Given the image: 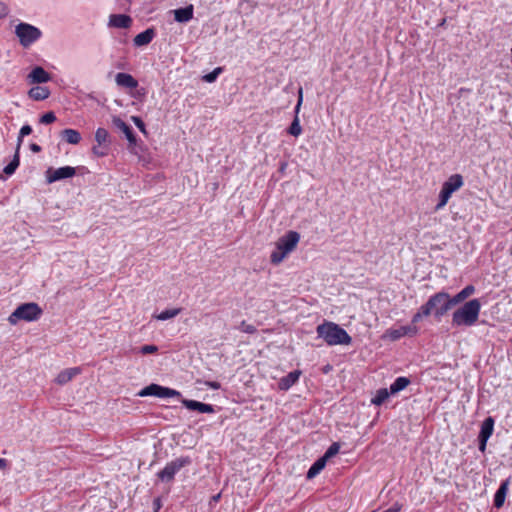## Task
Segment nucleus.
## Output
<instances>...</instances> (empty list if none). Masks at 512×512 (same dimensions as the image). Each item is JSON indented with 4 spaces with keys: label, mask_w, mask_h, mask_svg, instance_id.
Returning a JSON list of instances; mask_svg holds the SVG:
<instances>
[{
    "label": "nucleus",
    "mask_w": 512,
    "mask_h": 512,
    "mask_svg": "<svg viewBox=\"0 0 512 512\" xmlns=\"http://www.w3.org/2000/svg\"><path fill=\"white\" fill-rule=\"evenodd\" d=\"M454 305L452 297L447 292L440 291L432 295L412 317V323L419 322L423 317L434 314L436 318L444 316Z\"/></svg>",
    "instance_id": "1"
},
{
    "label": "nucleus",
    "mask_w": 512,
    "mask_h": 512,
    "mask_svg": "<svg viewBox=\"0 0 512 512\" xmlns=\"http://www.w3.org/2000/svg\"><path fill=\"white\" fill-rule=\"evenodd\" d=\"M316 332L329 346L349 345L352 342L346 330L334 322L324 321L317 326Z\"/></svg>",
    "instance_id": "2"
},
{
    "label": "nucleus",
    "mask_w": 512,
    "mask_h": 512,
    "mask_svg": "<svg viewBox=\"0 0 512 512\" xmlns=\"http://www.w3.org/2000/svg\"><path fill=\"white\" fill-rule=\"evenodd\" d=\"M481 303L478 299H472L455 310L452 314L453 327H471L479 318Z\"/></svg>",
    "instance_id": "3"
},
{
    "label": "nucleus",
    "mask_w": 512,
    "mask_h": 512,
    "mask_svg": "<svg viewBox=\"0 0 512 512\" xmlns=\"http://www.w3.org/2000/svg\"><path fill=\"white\" fill-rule=\"evenodd\" d=\"M300 240L299 233L289 231L284 236L280 237L276 242V249L271 253V262L275 265L281 263L284 258L292 252Z\"/></svg>",
    "instance_id": "4"
},
{
    "label": "nucleus",
    "mask_w": 512,
    "mask_h": 512,
    "mask_svg": "<svg viewBox=\"0 0 512 512\" xmlns=\"http://www.w3.org/2000/svg\"><path fill=\"white\" fill-rule=\"evenodd\" d=\"M42 314L43 310L37 303H23L10 314L8 321L11 325H16L20 321L34 322L39 320Z\"/></svg>",
    "instance_id": "5"
},
{
    "label": "nucleus",
    "mask_w": 512,
    "mask_h": 512,
    "mask_svg": "<svg viewBox=\"0 0 512 512\" xmlns=\"http://www.w3.org/2000/svg\"><path fill=\"white\" fill-rule=\"evenodd\" d=\"M464 185L463 176L460 174L451 175L442 185L441 191L439 193V202L436 205L435 209H442L451 198L452 194L458 191Z\"/></svg>",
    "instance_id": "6"
},
{
    "label": "nucleus",
    "mask_w": 512,
    "mask_h": 512,
    "mask_svg": "<svg viewBox=\"0 0 512 512\" xmlns=\"http://www.w3.org/2000/svg\"><path fill=\"white\" fill-rule=\"evenodd\" d=\"M15 34L23 47H29L41 37L42 32L31 24L19 23L15 28Z\"/></svg>",
    "instance_id": "7"
},
{
    "label": "nucleus",
    "mask_w": 512,
    "mask_h": 512,
    "mask_svg": "<svg viewBox=\"0 0 512 512\" xmlns=\"http://www.w3.org/2000/svg\"><path fill=\"white\" fill-rule=\"evenodd\" d=\"M190 464L191 459L188 456L176 458L167 463L165 467L157 473V476L162 482H171L177 472Z\"/></svg>",
    "instance_id": "8"
},
{
    "label": "nucleus",
    "mask_w": 512,
    "mask_h": 512,
    "mask_svg": "<svg viewBox=\"0 0 512 512\" xmlns=\"http://www.w3.org/2000/svg\"><path fill=\"white\" fill-rule=\"evenodd\" d=\"M137 395L140 397L155 396L158 398L181 397L179 391L155 383L144 387Z\"/></svg>",
    "instance_id": "9"
},
{
    "label": "nucleus",
    "mask_w": 512,
    "mask_h": 512,
    "mask_svg": "<svg viewBox=\"0 0 512 512\" xmlns=\"http://www.w3.org/2000/svg\"><path fill=\"white\" fill-rule=\"evenodd\" d=\"M76 174V169L71 166H64L53 170H49L47 180L49 183L56 182L62 179L73 177Z\"/></svg>",
    "instance_id": "10"
},
{
    "label": "nucleus",
    "mask_w": 512,
    "mask_h": 512,
    "mask_svg": "<svg viewBox=\"0 0 512 512\" xmlns=\"http://www.w3.org/2000/svg\"><path fill=\"white\" fill-rule=\"evenodd\" d=\"M182 404L189 410L198 411L199 413H214V406L202 403L196 400L182 399Z\"/></svg>",
    "instance_id": "11"
},
{
    "label": "nucleus",
    "mask_w": 512,
    "mask_h": 512,
    "mask_svg": "<svg viewBox=\"0 0 512 512\" xmlns=\"http://www.w3.org/2000/svg\"><path fill=\"white\" fill-rule=\"evenodd\" d=\"M112 122L115 125V127H117L119 130H121L125 134L127 140L129 141V143L131 145H135L136 144V136H135L132 128L129 125H127L119 117H113Z\"/></svg>",
    "instance_id": "12"
},
{
    "label": "nucleus",
    "mask_w": 512,
    "mask_h": 512,
    "mask_svg": "<svg viewBox=\"0 0 512 512\" xmlns=\"http://www.w3.org/2000/svg\"><path fill=\"white\" fill-rule=\"evenodd\" d=\"M115 82L118 86L134 89L138 86V81L128 73H117L115 76Z\"/></svg>",
    "instance_id": "13"
},
{
    "label": "nucleus",
    "mask_w": 512,
    "mask_h": 512,
    "mask_svg": "<svg viewBox=\"0 0 512 512\" xmlns=\"http://www.w3.org/2000/svg\"><path fill=\"white\" fill-rule=\"evenodd\" d=\"M300 374V371L294 370L282 377L278 382L279 389L283 391L290 389L298 381Z\"/></svg>",
    "instance_id": "14"
},
{
    "label": "nucleus",
    "mask_w": 512,
    "mask_h": 512,
    "mask_svg": "<svg viewBox=\"0 0 512 512\" xmlns=\"http://www.w3.org/2000/svg\"><path fill=\"white\" fill-rule=\"evenodd\" d=\"M80 373L81 369L79 367L67 368L57 375L55 382L59 385H64Z\"/></svg>",
    "instance_id": "15"
},
{
    "label": "nucleus",
    "mask_w": 512,
    "mask_h": 512,
    "mask_svg": "<svg viewBox=\"0 0 512 512\" xmlns=\"http://www.w3.org/2000/svg\"><path fill=\"white\" fill-rule=\"evenodd\" d=\"M510 478L504 480L494 496V506L496 508H501L504 505L505 498L509 489Z\"/></svg>",
    "instance_id": "16"
},
{
    "label": "nucleus",
    "mask_w": 512,
    "mask_h": 512,
    "mask_svg": "<svg viewBox=\"0 0 512 512\" xmlns=\"http://www.w3.org/2000/svg\"><path fill=\"white\" fill-rule=\"evenodd\" d=\"M131 23V17L124 14H113L109 18V25L116 28H129Z\"/></svg>",
    "instance_id": "17"
},
{
    "label": "nucleus",
    "mask_w": 512,
    "mask_h": 512,
    "mask_svg": "<svg viewBox=\"0 0 512 512\" xmlns=\"http://www.w3.org/2000/svg\"><path fill=\"white\" fill-rule=\"evenodd\" d=\"M175 21L179 23H186L193 18V5L190 4L184 8H179L173 11Z\"/></svg>",
    "instance_id": "18"
},
{
    "label": "nucleus",
    "mask_w": 512,
    "mask_h": 512,
    "mask_svg": "<svg viewBox=\"0 0 512 512\" xmlns=\"http://www.w3.org/2000/svg\"><path fill=\"white\" fill-rule=\"evenodd\" d=\"M29 79L31 83H46L50 80V75L47 71H45L42 67L34 68L29 74Z\"/></svg>",
    "instance_id": "19"
},
{
    "label": "nucleus",
    "mask_w": 512,
    "mask_h": 512,
    "mask_svg": "<svg viewBox=\"0 0 512 512\" xmlns=\"http://www.w3.org/2000/svg\"><path fill=\"white\" fill-rule=\"evenodd\" d=\"M154 36V30L149 28L136 35L133 41L136 46H144L149 44L153 40Z\"/></svg>",
    "instance_id": "20"
},
{
    "label": "nucleus",
    "mask_w": 512,
    "mask_h": 512,
    "mask_svg": "<svg viewBox=\"0 0 512 512\" xmlns=\"http://www.w3.org/2000/svg\"><path fill=\"white\" fill-rule=\"evenodd\" d=\"M61 137L69 144L77 145L81 141V134L71 128H67L61 131Z\"/></svg>",
    "instance_id": "21"
},
{
    "label": "nucleus",
    "mask_w": 512,
    "mask_h": 512,
    "mask_svg": "<svg viewBox=\"0 0 512 512\" xmlns=\"http://www.w3.org/2000/svg\"><path fill=\"white\" fill-rule=\"evenodd\" d=\"M28 95L33 100L41 101L49 97L50 91L47 87L36 86L29 90Z\"/></svg>",
    "instance_id": "22"
},
{
    "label": "nucleus",
    "mask_w": 512,
    "mask_h": 512,
    "mask_svg": "<svg viewBox=\"0 0 512 512\" xmlns=\"http://www.w3.org/2000/svg\"><path fill=\"white\" fill-rule=\"evenodd\" d=\"M493 429H494V419L492 417H487L481 425V430H480L478 438L488 440L493 433Z\"/></svg>",
    "instance_id": "23"
},
{
    "label": "nucleus",
    "mask_w": 512,
    "mask_h": 512,
    "mask_svg": "<svg viewBox=\"0 0 512 512\" xmlns=\"http://www.w3.org/2000/svg\"><path fill=\"white\" fill-rule=\"evenodd\" d=\"M475 292V287L473 285H467L464 289H462L459 293L452 297L454 305L462 303L468 297H470Z\"/></svg>",
    "instance_id": "24"
},
{
    "label": "nucleus",
    "mask_w": 512,
    "mask_h": 512,
    "mask_svg": "<svg viewBox=\"0 0 512 512\" xmlns=\"http://www.w3.org/2000/svg\"><path fill=\"white\" fill-rule=\"evenodd\" d=\"M418 332L416 326H402L399 329H396L391 332V337L393 339H399L405 335H415Z\"/></svg>",
    "instance_id": "25"
},
{
    "label": "nucleus",
    "mask_w": 512,
    "mask_h": 512,
    "mask_svg": "<svg viewBox=\"0 0 512 512\" xmlns=\"http://www.w3.org/2000/svg\"><path fill=\"white\" fill-rule=\"evenodd\" d=\"M410 384V380L407 377H398L396 380L390 385V393L396 394L402 390H404Z\"/></svg>",
    "instance_id": "26"
},
{
    "label": "nucleus",
    "mask_w": 512,
    "mask_h": 512,
    "mask_svg": "<svg viewBox=\"0 0 512 512\" xmlns=\"http://www.w3.org/2000/svg\"><path fill=\"white\" fill-rule=\"evenodd\" d=\"M181 311H182L181 308L167 309V310L162 311L159 314H154L153 318L160 320V321H165V320L176 317L177 315H179L181 313Z\"/></svg>",
    "instance_id": "27"
},
{
    "label": "nucleus",
    "mask_w": 512,
    "mask_h": 512,
    "mask_svg": "<svg viewBox=\"0 0 512 512\" xmlns=\"http://www.w3.org/2000/svg\"><path fill=\"white\" fill-rule=\"evenodd\" d=\"M326 465V460L325 458L321 457L319 458L308 470L307 472V478L308 479H312L314 478L317 474L320 473V471L325 467Z\"/></svg>",
    "instance_id": "28"
},
{
    "label": "nucleus",
    "mask_w": 512,
    "mask_h": 512,
    "mask_svg": "<svg viewBox=\"0 0 512 512\" xmlns=\"http://www.w3.org/2000/svg\"><path fill=\"white\" fill-rule=\"evenodd\" d=\"M19 151H20V149L16 148V151H15L12 161L4 167L3 171L5 174L12 175L15 172V170L18 168V166L20 164Z\"/></svg>",
    "instance_id": "29"
},
{
    "label": "nucleus",
    "mask_w": 512,
    "mask_h": 512,
    "mask_svg": "<svg viewBox=\"0 0 512 512\" xmlns=\"http://www.w3.org/2000/svg\"><path fill=\"white\" fill-rule=\"evenodd\" d=\"M390 390L388 391L386 388H381L377 390L376 395L372 398V404L376 406L382 405L389 397Z\"/></svg>",
    "instance_id": "30"
},
{
    "label": "nucleus",
    "mask_w": 512,
    "mask_h": 512,
    "mask_svg": "<svg viewBox=\"0 0 512 512\" xmlns=\"http://www.w3.org/2000/svg\"><path fill=\"white\" fill-rule=\"evenodd\" d=\"M287 132L294 137H298L301 135L302 127L300 125V120H299L298 114L295 113V117H294L290 127L288 128Z\"/></svg>",
    "instance_id": "31"
},
{
    "label": "nucleus",
    "mask_w": 512,
    "mask_h": 512,
    "mask_svg": "<svg viewBox=\"0 0 512 512\" xmlns=\"http://www.w3.org/2000/svg\"><path fill=\"white\" fill-rule=\"evenodd\" d=\"M109 133L105 128H98L95 132V141L99 146L107 145Z\"/></svg>",
    "instance_id": "32"
},
{
    "label": "nucleus",
    "mask_w": 512,
    "mask_h": 512,
    "mask_svg": "<svg viewBox=\"0 0 512 512\" xmlns=\"http://www.w3.org/2000/svg\"><path fill=\"white\" fill-rule=\"evenodd\" d=\"M31 132H32V128H31L30 125L22 126V128L20 129V132H19L18 141H17V147L16 148L20 149L22 141H23V137L29 135Z\"/></svg>",
    "instance_id": "33"
},
{
    "label": "nucleus",
    "mask_w": 512,
    "mask_h": 512,
    "mask_svg": "<svg viewBox=\"0 0 512 512\" xmlns=\"http://www.w3.org/2000/svg\"><path fill=\"white\" fill-rule=\"evenodd\" d=\"M339 449L340 445L335 442L330 445V447L326 450L325 454L322 457L325 458V460L327 461V459L335 456L339 452Z\"/></svg>",
    "instance_id": "34"
},
{
    "label": "nucleus",
    "mask_w": 512,
    "mask_h": 512,
    "mask_svg": "<svg viewBox=\"0 0 512 512\" xmlns=\"http://www.w3.org/2000/svg\"><path fill=\"white\" fill-rule=\"evenodd\" d=\"M222 72V68L221 67H217L215 68L212 72L206 74L203 76V80L207 83H212L216 80V78L218 77V75Z\"/></svg>",
    "instance_id": "35"
},
{
    "label": "nucleus",
    "mask_w": 512,
    "mask_h": 512,
    "mask_svg": "<svg viewBox=\"0 0 512 512\" xmlns=\"http://www.w3.org/2000/svg\"><path fill=\"white\" fill-rule=\"evenodd\" d=\"M92 152L98 157H104L108 154V145L99 146L97 144V146L92 147Z\"/></svg>",
    "instance_id": "36"
},
{
    "label": "nucleus",
    "mask_w": 512,
    "mask_h": 512,
    "mask_svg": "<svg viewBox=\"0 0 512 512\" xmlns=\"http://www.w3.org/2000/svg\"><path fill=\"white\" fill-rule=\"evenodd\" d=\"M56 120V116L53 112H47L41 116L40 122L42 124H51Z\"/></svg>",
    "instance_id": "37"
},
{
    "label": "nucleus",
    "mask_w": 512,
    "mask_h": 512,
    "mask_svg": "<svg viewBox=\"0 0 512 512\" xmlns=\"http://www.w3.org/2000/svg\"><path fill=\"white\" fill-rule=\"evenodd\" d=\"M131 120L133 121V123L137 126V128L143 133V134H147V131H146V128H145V124L144 122L142 121V119L138 116H132L131 117Z\"/></svg>",
    "instance_id": "38"
},
{
    "label": "nucleus",
    "mask_w": 512,
    "mask_h": 512,
    "mask_svg": "<svg viewBox=\"0 0 512 512\" xmlns=\"http://www.w3.org/2000/svg\"><path fill=\"white\" fill-rule=\"evenodd\" d=\"M157 351H158V347L156 345H144L140 349V352L143 355L153 354V353H156Z\"/></svg>",
    "instance_id": "39"
},
{
    "label": "nucleus",
    "mask_w": 512,
    "mask_h": 512,
    "mask_svg": "<svg viewBox=\"0 0 512 512\" xmlns=\"http://www.w3.org/2000/svg\"><path fill=\"white\" fill-rule=\"evenodd\" d=\"M241 330L248 334H254L257 331L254 325L248 324L246 321H242Z\"/></svg>",
    "instance_id": "40"
},
{
    "label": "nucleus",
    "mask_w": 512,
    "mask_h": 512,
    "mask_svg": "<svg viewBox=\"0 0 512 512\" xmlns=\"http://www.w3.org/2000/svg\"><path fill=\"white\" fill-rule=\"evenodd\" d=\"M302 102H303V89H302V87H300L298 90V101H297V104L295 107L296 114H299Z\"/></svg>",
    "instance_id": "41"
},
{
    "label": "nucleus",
    "mask_w": 512,
    "mask_h": 512,
    "mask_svg": "<svg viewBox=\"0 0 512 512\" xmlns=\"http://www.w3.org/2000/svg\"><path fill=\"white\" fill-rule=\"evenodd\" d=\"M8 13H9V9H8L7 5L3 2H0V19L7 16Z\"/></svg>",
    "instance_id": "42"
},
{
    "label": "nucleus",
    "mask_w": 512,
    "mask_h": 512,
    "mask_svg": "<svg viewBox=\"0 0 512 512\" xmlns=\"http://www.w3.org/2000/svg\"><path fill=\"white\" fill-rule=\"evenodd\" d=\"M479 439V450L484 452L485 449H486V444H487V439H482V438H478Z\"/></svg>",
    "instance_id": "43"
},
{
    "label": "nucleus",
    "mask_w": 512,
    "mask_h": 512,
    "mask_svg": "<svg viewBox=\"0 0 512 512\" xmlns=\"http://www.w3.org/2000/svg\"><path fill=\"white\" fill-rule=\"evenodd\" d=\"M206 384H207L208 387H210L212 389H215V390L220 388V383L216 382V381L207 382Z\"/></svg>",
    "instance_id": "44"
},
{
    "label": "nucleus",
    "mask_w": 512,
    "mask_h": 512,
    "mask_svg": "<svg viewBox=\"0 0 512 512\" xmlns=\"http://www.w3.org/2000/svg\"><path fill=\"white\" fill-rule=\"evenodd\" d=\"M30 149H31V151H33L35 153H38V152L41 151V147L38 144H35V143H32L30 145Z\"/></svg>",
    "instance_id": "45"
},
{
    "label": "nucleus",
    "mask_w": 512,
    "mask_h": 512,
    "mask_svg": "<svg viewBox=\"0 0 512 512\" xmlns=\"http://www.w3.org/2000/svg\"><path fill=\"white\" fill-rule=\"evenodd\" d=\"M7 465V461L4 458H0V469H4Z\"/></svg>",
    "instance_id": "46"
},
{
    "label": "nucleus",
    "mask_w": 512,
    "mask_h": 512,
    "mask_svg": "<svg viewBox=\"0 0 512 512\" xmlns=\"http://www.w3.org/2000/svg\"><path fill=\"white\" fill-rule=\"evenodd\" d=\"M220 497H221V494H217V495L213 496L212 499H213V501L216 502L220 499Z\"/></svg>",
    "instance_id": "47"
}]
</instances>
